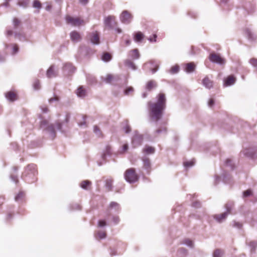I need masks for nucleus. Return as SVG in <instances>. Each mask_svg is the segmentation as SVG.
Returning <instances> with one entry per match:
<instances>
[{
	"label": "nucleus",
	"instance_id": "nucleus-15",
	"mask_svg": "<svg viewBox=\"0 0 257 257\" xmlns=\"http://www.w3.org/2000/svg\"><path fill=\"white\" fill-rule=\"evenodd\" d=\"M145 37V35L140 31L137 32L134 34V40L136 42H140Z\"/></svg>",
	"mask_w": 257,
	"mask_h": 257
},
{
	"label": "nucleus",
	"instance_id": "nucleus-17",
	"mask_svg": "<svg viewBox=\"0 0 257 257\" xmlns=\"http://www.w3.org/2000/svg\"><path fill=\"white\" fill-rule=\"evenodd\" d=\"M157 86V82L153 80H149L147 82L146 85V88L149 91L152 90L153 89L156 87Z\"/></svg>",
	"mask_w": 257,
	"mask_h": 257
},
{
	"label": "nucleus",
	"instance_id": "nucleus-16",
	"mask_svg": "<svg viewBox=\"0 0 257 257\" xmlns=\"http://www.w3.org/2000/svg\"><path fill=\"white\" fill-rule=\"evenodd\" d=\"M91 37L90 38L91 42L94 44H98L99 43V37L98 33L95 32L90 34Z\"/></svg>",
	"mask_w": 257,
	"mask_h": 257
},
{
	"label": "nucleus",
	"instance_id": "nucleus-12",
	"mask_svg": "<svg viewBox=\"0 0 257 257\" xmlns=\"http://www.w3.org/2000/svg\"><path fill=\"white\" fill-rule=\"evenodd\" d=\"M236 81L235 77L233 75L228 76L224 79V85L228 86L233 85Z\"/></svg>",
	"mask_w": 257,
	"mask_h": 257
},
{
	"label": "nucleus",
	"instance_id": "nucleus-18",
	"mask_svg": "<svg viewBox=\"0 0 257 257\" xmlns=\"http://www.w3.org/2000/svg\"><path fill=\"white\" fill-rule=\"evenodd\" d=\"M91 182L88 180H84L80 182V187L85 190H89L91 189Z\"/></svg>",
	"mask_w": 257,
	"mask_h": 257
},
{
	"label": "nucleus",
	"instance_id": "nucleus-20",
	"mask_svg": "<svg viewBox=\"0 0 257 257\" xmlns=\"http://www.w3.org/2000/svg\"><path fill=\"white\" fill-rule=\"evenodd\" d=\"M105 186L107 191H110L112 189L113 179L110 177L105 180Z\"/></svg>",
	"mask_w": 257,
	"mask_h": 257
},
{
	"label": "nucleus",
	"instance_id": "nucleus-10",
	"mask_svg": "<svg viewBox=\"0 0 257 257\" xmlns=\"http://www.w3.org/2000/svg\"><path fill=\"white\" fill-rule=\"evenodd\" d=\"M143 136L139 134H135L132 139V144L134 147H138L142 144Z\"/></svg>",
	"mask_w": 257,
	"mask_h": 257
},
{
	"label": "nucleus",
	"instance_id": "nucleus-8",
	"mask_svg": "<svg viewBox=\"0 0 257 257\" xmlns=\"http://www.w3.org/2000/svg\"><path fill=\"white\" fill-rule=\"evenodd\" d=\"M5 97L10 101L13 102L18 99L17 92L15 90H10L5 93Z\"/></svg>",
	"mask_w": 257,
	"mask_h": 257
},
{
	"label": "nucleus",
	"instance_id": "nucleus-43",
	"mask_svg": "<svg viewBox=\"0 0 257 257\" xmlns=\"http://www.w3.org/2000/svg\"><path fill=\"white\" fill-rule=\"evenodd\" d=\"M133 91V88L132 87H129L125 90L124 93L126 95H128L131 92H132Z\"/></svg>",
	"mask_w": 257,
	"mask_h": 257
},
{
	"label": "nucleus",
	"instance_id": "nucleus-5",
	"mask_svg": "<svg viewBox=\"0 0 257 257\" xmlns=\"http://www.w3.org/2000/svg\"><path fill=\"white\" fill-rule=\"evenodd\" d=\"M209 60L213 62L220 64H224L225 63L224 59L222 58L219 54L214 52L211 53L209 56Z\"/></svg>",
	"mask_w": 257,
	"mask_h": 257
},
{
	"label": "nucleus",
	"instance_id": "nucleus-21",
	"mask_svg": "<svg viewBox=\"0 0 257 257\" xmlns=\"http://www.w3.org/2000/svg\"><path fill=\"white\" fill-rule=\"evenodd\" d=\"M129 55L134 59H137L140 57V53L138 49L131 50L129 52Z\"/></svg>",
	"mask_w": 257,
	"mask_h": 257
},
{
	"label": "nucleus",
	"instance_id": "nucleus-64",
	"mask_svg": "<svg viewBox=\"0 0 257 257\" xmlns=\"http://www.w3.org/2000/svg\"><path fill=\"white\" fill-rule=\"evenodd\" d=\"M118 32L119 33H120V32H121V30H119V29H118Z\"/></svg>",
	"mask_w": 257,
	"mask_h": 257
},
{
	"label": "nucleus",
	"instance_id": "nucleus-32",
	"mask_svg": "<svg viewBox=\"0 0 257 257\" xmlns=\"http://www.w3.org/2000/svg\"><path fill=\"white\" fill-rule=\"evenodd\" d=\"M155 152V149L152 147H146L143 150V152L147 154H153Z\"/></svg>",
	"mask_w": 257,
	"mask_h": 257
},
{
	"label": "nucleus",
	"instance_id": "nucleus-41",
	"mask_svg": "<svg viewBox=\"0 0 257 257\" xmlns=\"http://www.w3.org/2000/svg\"><path fill=\"white\" fill-rule=\"evenodd\" d=\"M113 79V76L111 75H107L105 79L107 83H110Z\"/></svg>",
	"mask_w": 257,
	"mask_h": 257
},
{
	"label": "nucleus",
	"instance_id": "nucleus-40",
	"mask_svg": "<svg viewBox=\"0 0 257 257\" xmlns=\"http://www.w3.org/2000/svg\"><path fill=\"white\" fill-rule=\"evenodd\" d=\"M194 164V162L193 160L190 161H187L184 163V165L186 167H189L192 166Z\"/></svg>",
	"mask_w": 257,
	"mask_h": 257
},
{
	"label": "nucleus",
	"instance_id": "nucleus-63",
	"mask_svg": "<svg viewBox=\"0 0 257 257\" xmlns=\"http://www.w3.org/2000/svg\"><path fill=\"white\" fill-rule=\"evenodd\" d=\"M93 81H95V78H93Z\"/></svg>",
	"mask_w": 257,
	"mask_h": 257
},
{
	"label": "nucleus",
	"instance_id": "nucleus-55",
	"mask_svg": "<svg viewBox=\"0 0 257 257\" xmlns=\"http://www.w3.org/2000/svg\"><path fill=\"white\" fill-rule=\"evenodd\" d=\"M57 127L58 129L61 130V128H62V124H61V123H60V122H58L57 123Z\"/></svg>",
	"mask_w": 257,
	"mask_h": 257
},
{
	"label": "nucleus",
	"instance_id": "nucleus-24",
	"mask_svg": "<svg viewBox=\"0 0 257 257\" xmlns=\"http://www.w3.org/2000/svg\"><path fill=\"white\" fill-rule=\"evenodd\" d=\"M167 132V127L165 125L161 126L160 128H157L155 132V136H158L161 134L166 133Z\"/></svg>",
	"mask_w": 257,
	"mask_h": 257
},
{
	"label": "nucleus",
	"instance_id": "nucleus-57",
	"mask_svg": "<svg viewBox=\"0 0 257 257\" xmlns=\"http://www.w3.org/2000/svg\"><path fill=\"white\" fill-rule=\"evenodd\" d=\"M14 50L15 52H17L18 51V46L16 45H14Z\"/></svg>",
	"mask_w": 257,
	"mask_h": 257
},
{
	"label": "nucleus",
	"instance_id": "nucleus-1",
	"mask_svg": "<svg viewBox=\"0 0 257 257\" xmlns=\"http://www.w3.org/2000/svg\"><path fill=\"white\" fill-rule=\"evenodd\" d=\"M157 101L148 102L150 118L154 121L160 120L166 107V97L164 93L160 92L156 96Z\"/></svg>",
	"mask_w": 257,
	"mask_h": 257
},
{
	"label": "nucleus",
	"instance_id": "nucleus-22",
	"mask_svg": "<svg viewBox=\"0 0 257 257\" xmlns=\"http://www.w3.org/2000/svg\"><path fill=\"white\" fill-rule=\"evenodd\" d=\"M76 94L79 97H84L86 95V91L82 86H79L76 91Z\"/></svg>",
	"mask_w": 257,
	"mask_h": 257
},
{
	"label": "nucleus",
	"instance_id": "nucleus-11",
	"mask_svg": "<svg viewBox=\"0 0 257 257\" xmlns=\"http://www.w3.org/2000/svg\"><path fill=\"white\" fill-rule=\"evenodd\" d=\"M63 71L68 75H71L75 70V68L71 63H66L63 66Z\"/></svg>",
	"mask_w": 257,
	"mask_h": 257
},
{
	"label": "nucleus",
	"instance_id": "nucleus-37",
	"mask_svg": "<svg viewBox=\"0 0 257 257\" xmlns=\"http://www.w3.org/2000/svg\"><path fill=\"white\" fill-rule=\"evenodd\" d=\"M249 62L251 65L257 69V58H252L249 60Z\"/></svg>",
	"mask_w": 257,
	"mask_h": 257
},
{
	"label": "nucleus",
	"instance_id": "nucleus-25",
	"mask_svg": "<svg viewBox=\"0 0 257 257\" xmlns=\"http://www.w3.org/2000/svg\"><path fill=\"white\" fill-rule=\"evenodd\" d=\"M95 236L97 239H101L106 237V233L105 231H98L95 233Z\"/></svg>",
	"mask_w": 257,
	"mask_h": 257
},
{
	"label": "nucleus",
	"instance_id": "nucleus-31",
	"mask_svg": "<svg viewBox=\"0 0 257 257\" xmlns=\"http://www.w3.org/2000/svg\"><path fill=\"white\" fill-rule=\"evenodd\" d=\"M179 69H180V68H179V65H174L171 68V69L170 70V72L171 74L177 73L179 72Z\"/></svg>",
	"mask_w": 257,
	"mask_h": 257
},
{
	"label": "nucleus",
	"instance_id": "nucleus-62",
	"mask_svg": "<svg viewBox=\"0 0 257 257\" xmlns=\"http://www.w3.org/2000/svg\"><path fill=\"white\" fill-rule=\"evenodd\" d=\"M146 96H147V94L144 93V94H143V97H146Z\"/></svg>",
	"mask_w": 257,
	"mask_h": 257
},
{
	"label": "nucleus",
	"instance_id": "nucleus-39",
	"mask_svg": "<svg viewBox=\"0 0 257 257\" xmlns=\"http://www.w3.org/2000/svg\"><path fill=\"white\" fill-rule=\"evenodd\" d=\"M178 253L182 254L183 255L185 256L187 253V250L184 248H180L178 250Z\"/></svg>",
	"mask_w": 257,
	"mask_h": 257
},
{
	"label": "nucleus",
	"instance_id": "nucleus-44",
	"mask_svg": "<svg viewBox=\"0 0 257 257\" xmlns=\"http://www.w3.org/2000/svg\"><path fill=\"white\" fill-rule=\"evenodd\" d=\"M157 36L156 34H153V36L152 37H150L149 38V40L150 41V42H156V39H157Z\"/></svg>",
	"mask_w": 257,
	"mask_h": 257
},
{
	"label": "nucleus",
	"instance_id": "nucleus-30",
	"mask_svg": "<svg viewBox=\"0 0 257 257\" xmlns=\"http://www.w3.org/2000/svg\"><path fill=\"white\" fill-rule=\"evenodd\" d=\"M93 131L94 133L99 137L103 136L102 133L101 132L99 127L97 125H94L93 127Z\"/></svg>",
	"mask_w": 257,
	"mask_h": 257
},
{
	"label": "nucleus",
	"instance_id": "nucleus-49",
	"mask_svg": "<svg viewBox=\"0 0 257 257\" xmlns=\"http://www.w3.org/2000/svg\"><path fill=\"white\" fill-rule=\"evenodd\" d=\"M208 104L210 107H212L214 104V100L213 98L209 99Z\"/></svg>",
	"mask_w": 257,
	"mask_h": 257
},
{
	"label": "nucleus",
	"instance_id": "nucleus-42",
	"mask_svg": "<svg viewBox=\"0 0 257 257\" xmlns=\"http://www.w3.org/2000/svg\"><path fill=\"white\" fill-rule=\"evenodd\" d=\"M106 225V222L104 220H100L98 222V226L99 227H103Z\"/></svg>",
	"mask_w": 257,
	"mask_h": 257
},
{
	"label": "nucleus",
	"instance_id": "nucleus-53",
	"mask_svg": "<svg viewBox=\"0 0 257 257\" xmlns=\"http://www.w3.org/2000/svg\"><path fill=\"white\" fill-rule=\"evenodd\" d=\"M13 34V31L12 30H9L7 31V35L8 36H12Z\"/></svg>",
	"mask_w": 257,
	"mask_h": 257
},
{
	"label": "nucleus",
	"instance_id": "nucleus-45",
	"mask_svg": "<svg viewBox=\"0 0 257 257\" xmlns=\"http://www.w3.org/2000/svg\"><path fill=\"white\" fill-rule=\"evenodd\" d=\"M123 130L125 133H128L131 131V128L128 124H126L123 127Z\"/></svg>",
	"mask_w": 257,
	"mask_h": 257
},
{
	"label": "nucleus",
	"instance_id": "nucleus-46",
	"mask_svg": "<svg viewBox=\"0 0 257 257\" xmlns=\"http://www.w3.org/2000/svg\"><path fill=\"white\" fill-rule=\"evenodd\" d=\"M34 88L36 90L40 89V82L38 81L35 82V83H34Z\"/></svg>",
	"mask_w": 257,
	"mask_h": 257
},
{
	"label": "nucleus",
	"instance_id": "nucleus-50",
	"mask_svg": "<svg viewBox=\"0 0 257 257\" xmlns=\"http://www.w3.org/2000/svg\"><path fill=\"white\" fill-rule=\"evenodd\" d=\"M112 221L114 224H117L119 221V219L118 216H113L112 218Z\"/></svg>",
	"mask_w": 257,
	"mask_h": 257
},
{
	"label": "nucleus",
	"instance_id": "nucleus-4",
	"mask_svg": "<svg viewBox=\"0 0 257 257\" xmlns=\"http://www.w3.org/2000/svg\"><path fill=\"white\" fill-rule=\"evenodd\" d=\"M66 21L67 24L75 27H79L85 24L84 21L79 17L74 18L70 16H67Z\"/></svg>",
	"mask_w": 257,
	"mask_h": 257
},
{
	"label": "nucleus",
	"instance_id": "nucleus-60",
	"mask_svg": "<svg viewBox=\"0 0 257 257\" xmlns=\"http://www.w3.org/2000/svg\"><path fill=\"white\" fill-rule=\"evenodd\" d=\"M51 8H52V6L51 5H50V6H47L46 7V9L47 10L49 11V10H51Z\"/></svg>",
	"mask_w": 257,
	"mask_h": 257
},
{
	"label": "nucleus",
	"instance_id": "nucleus-54",
	"mask_svg": "<svg viewBox=\"0 0 257 257\" xmlns=\"http://www.w3.org/2000/svg\"><path fill=\"white\" fill-rule=\"evenodd\" d=\"M158 66L156 65L155 68L152 69V71L153 73H154L156 72V71L158 69Z\"/></svg>",
	"mask_w": 257,
	"mask_h": 257
},
{
	"label": "nucleus",
	"instance_id": "nucleus-47",
	"mask_svg": "<svg viewBox=\"0 0 257 257\" xmlns=\"http://www.w3.org/2000/svg\"><path fill=\"white\" fill-rule=\"evenodd\" d=\"M251 194V191L250 190H247L243 192L244 197H247Z\"/></svg>",
	"mask_w": 257,
	"mask_h": 257
},
{
	"label": "nucleus",
	"instance_id": "nucleus-9",
	"mask_svg": "<svg viewBox=\"0 0 257 257\" xmlns=\"http://www.w3.org/2000/svg\"><path fill=\"white\" fill-rule=\"evenodd\" d=\"M202 83L207 89H211L213 87V81L208 76H205L202 80Z\"/></svg>",
	"mask_w": 257,
	"mask_h": 257
},
{
	"label": "nucleus",
	"instance_id": "nucleus-58",
	"mask_svg": "<svg viewBox=\"0 0 257 257\" xmlns=\"http://www.w3.org/2000/svg\"><path fill=\"white\" fill-rule=\"evenodd\" d=\"M22 193L19 194L15 198V199L18 201L19 200V198L21 196H22Z\"/></svg>",
	"mask_w": 257,
	"mask_h": 257
},
{
	"label": "nucleus",
	"instance_id": "nucleus-33",
	"mask_svg": "<svg viewBox=\"0 0 257 257\" xmlns=\"http://www.w3.org/2000/svg\"><path fill=\"white\" fill-rule=\"evenodd\" d=\"M143 161L144 162V167L146 169H149L150 168V160L148 158H144L143 159Z\"/></svg>",
	"mask_w": 257,
	"mask_h": 257
},
{
	"label": "nucleus",
	"instance_id": "nucleus-7",
	"mask_svg": "<svg viewBox=\"0 0 257 257\" xmlns=\"http://www.w3.org/2000/svg\"><path fill=\"white\" fill-rule=\"evenodd\" d=\"M115 19V17L113 16H109L106 17L104 19L105 25L109 29L112 28L117 24Z\"/></svg>",
	"mask_w": 257,
	"mask_h": 257
},
{
	"label": "nucleus",
	"instance_id": "nucleus-6",
	"mask_svg": "<svg viewBox=\"0 0 257 257\" xmlns=\"http://www.w3.org/2000/svg\"><path fill=\"white\" fill-rule=\"evenodd\" d=\"M132 19V15L127 11H123L120 16V19L121 22L124 24H129Z\"/></svg>",
	"mask_w": 257,
	"mask_h": 257
},
{
	"label": "nucleus",
	"instance_id": "nucleus-28",
	"mask_svg": "<svg viewBox=\"0 0 257 257\" xmlns=\"http://www.w3.org/2000/svg\"><path fill=\"white\" fill-rule=\"evenodd\" d=\"M112 56L108 52L104 53L102 56V59L104 61L108 62L111 59Z\"/></svg>",
	"mask_w": 257,
	"mask_h": 257
},
{
	"label": "nucleus",
	"instance_id": "nucleus-35",
	"mask_svg": "<svg viewBox=\"0 0 257 257\" xmlns=\"http://www.w3.org/2000/svg\"><path fill=\"white\" fill-rule=\"evenodd\" d=\"M33 7L35 8H38L39 9H41L42 7V5L41 2L38 0H34L33 2Z\"/></svg>",
	"mask_w": 257,
	"mask_h": 257
},
{
	"label": "nucleus",
	"instance_id": "nucleus-29",
	"mask_svg": "<svg viewBox=\"0 0 257 257\" xmlns=\"http://www.w3.org/2000/svg\"><path fill=\"white\" fill-rule=\"evenodd\" d=\"M226 209V212L225 213H227V215L231 213V210L233 207V204L232 203H227L225 204V206Z\"/></svg>",
	"mask_w": 257,
	"mask_h": 257
},
{
	"label": "nucleus",
	"instance_id": "nucleus-14",
	"mask_svg": "<svg viewBox=\"0 0 257 257\" xmlns=\"http://www.w3.org/2000/svg\"><path fill=\"white\" fill-rule=\"evenodd\" d=\"M196 65L194 62H190L185 64V71L187 73H191L194 71Z\"/></svg>",
	"mask_w": 257,
	"mask_h": 257
},
{
	"label": "nucleus",
	"instance_id": "nucleus-38",
	"mask_svg": "<svg viewBox=\"0 0 257 257\" xmlns=\"http://www.w3.org/2000/svg\"><path fill=\"white\" fill-rule=\"evenodd\" d=\"M183 243L186 244L189 246L193 247V242L192 240L189 239H185L183 241Z\"/></svg>",
	"mask_w": 257,
	"mask_h": 257
},
{
	"label": "nucleus",
	"instance_id": "nucleus-34",
	"mask_svg": "<svg viewBox=\"0 0 257 257\" xmlns=\"http://www.w3.org/2000/svg\"><path fill=\"white\" fill-rule=\"evenodd\" d=\"M223 252L220 249H216L213 252V257H221L223 255Z\"/></svg>",
	"mask_w": 257,
	"mask_h": 257
},
{
	"label": "nucleus",
	"instance_id": "nucleus-27",
	"mask_svg": "<svg viewBox=\"0 0 257 257\" xmlns=\"http://www.w3.org/2000/svg\"><path fill=\"white\" fill-rule=\"evenodd\" d=\"M113 208L115 209L116 210H118L119 209V204L116 202H111L108 207V209L111 210Z\"/></svg>",
	"mask_w": 257,
	"mask_h": 257
},
{
	"label": "nucleus",
	"instance_id": "nucleus-23",
	"mask_svg": "<svg viewBox=\"0 0 257 257\" xmlns=\"http://www.w3.org/2000/svg\"><path fill=\"white\" fill-rule=\"evenodd\" d=\"M227 215H227V213L224 212V213H222L220 214H216V215H214V218L217 221H218L219 222H220L222 221V220L225 219Z\"/></svg>",
	"mask_w": 257,
	"mask_h": 257
},
{
	"label": "nucleus",
	"instance_id": "nucleus-2",
	"mask_svg": "<svg viewBox=\"0 0 257 257\" xmlns=\"http://www.w3.org/2000/svg\"><path fill=\"white\" fill-rule=\"evenodd\" d=\"M37 174L36 166L34 164H29L23 173L22 178L27 183H32L36 180Z\"/></svg>",
	"mask_w": 257,
	"mask_h": 257
},
{
	"label": "nucleus",
	"instance_id": "nucleus-26",
	"mask_svg": "<svg viewBox=\"0 0 257 257\" xmlns=\"http://www.w3.org/2000/svg\"><path fill=\"white\" fill-rule=\"evenodd\" d=\"M125 65L127 67L132 69L133 70H136V66L134 63L130 60H126L125 62Z\"/></svg>",
	"mask_w": 257,
	"mask_h": 257
},
{
	"label": "nucleus",
	"instance_id": "nucleus-36",
	"mask_svg": "<svg viewBox=\"0 0 257 257\" xmlns=\"http://www.w3.org/2000/svg\"><path fill=\"white\" fill-rule=\"evenodd\" d=\"M13 22L15 28H17L21 24L20 20L17 18H14Z\"/></svg>",
	"mask_w": 257,
	"mask_h": 257
},
{
	"label": "nucleus",
	"instance_id": "nucleus-59",
	"mask_svg": "<svg viewBox=\"0 0 257 257\" xmlns=\"http://www.w3.org/2000/svg\"><path fill=\"white\" fill-rule=\"evenodd\" d=\"M69 119V115L68 114L66 115V118H65V121L66 123H67Z\"/></svg>",
	"mask_w": 257,
	"mask_h": 257
},
{
	"label": "nucleus",
	"instance_id": "nucleus-56",
	"mask_svg": "<svg viewBox=\"0 0 257 257\" xmlns=\"http://www.w3.org/2000/svg\"><path fill=\"white\" fill-rule=\"evenodd\" d=\"M79 1L81 3L85 5L88 3V0H79Z\"/></svg>",
	"mask_w": 257,
	"mask_h": 257
},
{
	"label": "nucleus",
	"instance_id": "nucleus-52",
	"mask_svg": "<svg viewBox=\"0 0 257 257\" xmlns=\"http://www.w3.org/2000/svg\"><path fill=\"white\" fill-rule=\"evenodd\" d=\"M59 100V98L58 97H52L51 98L49 99V103H52L53 101H58Z\"/></svg>",
	"mask_w": 257,
	"mask_h": 257
},
{
	"label": "nucleus",
	"instance_id": "nucleus-48",
	"mask_svg": "<svg viewBox=\"0 0 257 257\" xmlns=\"http://www.w3.org/2000/svg\"><path fill=\"white\" fill-rule=\"evenodd\" d=\"M128 146L127 144H125L123 145L122 147V150H121V153L125 152V151H126L128 150Z\"/></svg>",
	"mask_w": 257,
	"mask_h": 257
},
{
	"label": "nucleus",
	"instance_id": "nucleus-61",
	"mask_svg": "<svg viewBox=\"0 0 257 257\" xmlns=\"http://www.w3.org/2000/svg\"><path fill=\"white\" fill-rule=\"evenodd\" d=\"M125 43L126 45H128L131 44V41L129 40H127L125 41Z\"/></svg>",
	"mask_w": 257,
	"mask_h": 257
},
{
	"label": "nucleus",
	"instance_id": "nucleus-51",
	"mask_svg": "<svg viewBox=\"0 0 257 257\" xmlns=\"http://www.w3.org/2000/svg\"><path fill=\"white\" fill-rule=\"evenodd\" d=\"M41 109L44 113H46L49 111V108L47 106H42Z\"/></svg>",
	"mask_w": 257,
	"mask_h": 257
},
{
	"label": "nucleus",
	"instance_id": "nucleus-3",
	"mask_svg": "<svg viewBox=\"0 0 257 257\" xmlns=\"http://www.w3.org/2000/svg\"><path fill=\"white\" fill-rule=\"evenodd\" d=\"M124 176L126 181L130 183L135 182L139 178L135 169L132 168L127 169L124 173Z\"/></svg>",
	"mask_w": 257,
	"mask_h": 257
},
{
	"label": "nucleus",
	"instance_id": "nucleus-13",
	"mask_svg": "<svg viewBox=\"0 0 257 257\" xmlns=\"http://www.w3.org/2000/svg\"><path fill=\"white\" fill-rule=\"evenodd\" d=\"M70 36L71 41L74 43L78 42L81 39L80 33L76 31L71 32L70 34Z\"/></svg>",
	"mask_w": 257,
	"mask_h": 257
},
{
	"label": "nucleus",
	"instance_id": "nucleus-19",
	"mask_svg": "<svg viewBox=\"0 0 257 257\" xmlns=\"http://www.w3.org/2000/svg\"><path fill=\"white\" fill-rule=\"evenodd\" d=\"M57 75V72L55 71L54 66H51L49 67L47 71V76L48 78L56 77Z\"/></svg>",
	"mask_w": 257,
	"mask_h": 257
}]
</instances>
